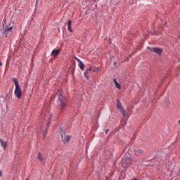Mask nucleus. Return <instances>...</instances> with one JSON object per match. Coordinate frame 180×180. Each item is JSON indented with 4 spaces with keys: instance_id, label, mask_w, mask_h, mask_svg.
Here are the masks:
<instances>
[{
    "instance_id": "obj_25",
    "label": "nucleus",
    "mask_w": 180,
    "mask_h": 180,
    "mask_svg": "<svg viewBox=\"0 0 180 180\" xmlns=\"http://www.w3.org/2000/svg\"><path fill=\"white\" fill-rule=\"evenodd\" d=\"M178 124H180V120H178Z\"/></svg>"
},
{
    "instance_id": "obj_14",
    "label": "nucleus",
    "mask_w": 180,
    "mask_h": 180,
    "mask_svg": "<svg viewBox=\"0 0 180 180\" xmlns=\"http://www.w3.org/2000/svg\"><path fill=\"white\" fill-rule=\"evenodd\" d=\"M37 158L39 161H44V157H43V155H41V153L40 152L38 153Z\"/></svg>"
},
{
    "instance_id": "obj_3",
    "label": "nucleus",
    "mask_w": 180,
    "mask_h": 180,
    "mask_svg": "<svg viewBox=\"0 0 180 180\" xmlns=\"http://www.w3.org/2000/svg\"><path fill=\"white\" fill-rule=\"evenodd\" d=\"M60 133L62 141L64 143V144H67V143L71 140V136L70 135L65 134V132L63 131H62Z\"/></svg>"
},
{
    "instance_id": "obj_15",
    "label": "nucleus",
    "mask_w": 180,
    "mask_h": 180,
    "mask_svg": "<svg viewBox=\"0 0 180 180\" xmlns=\"http://www.w3.org/2000/svg\"><path fill=\"white\" fill-rule=\"evenodd\" d=\"M1 147H4V150H6V147L8 146V143L4 141V140H3L1 142Z\"/></svg>"
},
{
    "instance_id": "obj_20",
    "label": "nucleus",
    "mask_w": 180,
    "mask_h": 180,
    "mask_svg": "<svg viewBox=\"0 0 180 180\" xmlns=\"http://www.w3.org/2000/svg\"><path fill=\"white\" fill-rule=\"evenodd\" d=\"M5 25H6V19L4 18L3 20V26H5Z\"/></svg>"
},
{
    "instance_id": "obj_17",
    "label": "nucleus",
    "mask_w": 180,
    "mask_h": 180,
    "mask_svg": "<svg viewBox=\"0 0 180 180\" xmlns=\"http://www.w3.org/2000/svg\"><path fill=\"white\" fill-rule=\"evenodd\" d=\"M93 72H99L100 69L98 67H95L94 68H91V70Z\"/></svg>"
},
{
    "instance_id": "obj_16",
    "label": "nucleus",
    "mask_w": 180,
    "mask_h": 180,
    "mask_svg": "<svg viewBox=\"0 0 180 180\" xmlns=\"http://www.w3.org/2000/svg\"><path fill=\"white\" fill-rule=\"evenodd\" d=\"M13 82H14V84H15V88H17V87H18V86H20L19 85V82L18 81V79L14 78V79H13Z\"/></svg>"
},
{
    "instance_id": "obj_19",
    "label": "nucleus",
    "mask_w": 180,
    "mask_h": 180,
    "mask_svg": "<svg viewBox=\"0 0 180 180\" xmlns=\"http://www.w3.org/2000/svg\"><path fill=\"white\" fill-rule=\"evenodd\" d=\"M143 153V150L141 149H138L136 150V155H141V153Z\"/></svg>"
},
{
    "instance_id": "obj_4",
    "label": "nucleus",
    "mask_w": 180,
    "mask_h": 180,
    "mask_svg": "<svg viewBox=\"0 0 180 180\" xmlns=\"http://www.w3.org/2000/svg\"><path fill=\"white\" fill-rule=\"evenodd\" d=\"M14 94L18 99H20V98H22V89L20 88V86L18 87H15Z\"/></svg>"
},
{
    "instance_id": "obj_10",
    "label": "nucleus",
    "mask_w": 180,
    "mask_h": 180,
    "mask_svg": "<svg viewBox=\"0 0 180 180\" xmlns=\"http://www.w3.org/2000/svg\"><path fill=\"white\" fill-rule=\"evenodd\" d=\"M90 71H92V68H89L84 73V75L85 78H86V79H89V76L88 75V74H89Z\"/></svg>"
},
{
    "instance_id": "obj_11",
    "label": "nucleus",
    "mask_w": 180,
    "mask_h": 180,
    "mask_svg": "<svg viewBox=\"0 0 180 180\" xmlns=\"http://www.w3.org/2000/svg\"><path fill=\"white\" fill-rule=\"evenodd\" d=\"M71 23H72V21L71 20H69L68 22V31L70 32V33H72V28H71Z\"/></svg>"
},
{
    "instance_id": "obj_23",
    "label": "nucleus",
    "mask_w": 180,
    "mask_h": 180,
    "mask_svg": "<svg viewBox=\"0 0 180 180\" xmlns=\"http://www.w3.org/2000/svg\"><path fill=\"white\" fill-rule=\"evenodd\" d=\"M0 176H2V171H0Z\"/></svg>"
},
{
    "instance_id": "obj_6",
    "label": "nucleus",
    "mask_w": 180,
    "mask_h": 180,
    "mask_svg": "<svg viewBox=\"0 0 180 180\" xmlns=\"http://www.w3.org/2000/svg\"><path fill=\"white\" fill-rule=\"evenodd\" d=\"M150 52H154L157 54H161L163 52V49L158 48V47L151 48L150 49Z\"/></svg>"
},
{
    "instance_id": "obj_12",
    "label": "nucleus",
    "mask_w": 180,
    "mask_h": 180,
    "mask_svg": "<svg viewBox=\"0 0 180 180\" xmlns=\"http://www.w3.org/2000/svg\"><path fill=\"white\" fill-rule=\"evenodd\" d=\"M113 81L116 88H117V89H122V85H120V84L117 82V80H116V79H114Z\"/></svg>"
},
{
    "instance_id": "obj_22",
    "label": "nucleus",
    "mask_w": 180,
    "mask_h": 180,
    "mask_svg": "<svg viewBox=\"0 0 180 180\" xmlns=\"http://www.w3.org/2000/svg\"><path fill=\"white\" fill-rule=\"evenodd\" d=\"M3 64H2V62H1L0 60V67H2Z\"/></svg>"
},
{
    "instance_id": "obj_1",
    "label": "nucleus",
    "mask_w": 180,
    "mask_h": 180,
    "mask_svg": "<svg viewBox=\"0 0 180 180\" xmlns=\"http://www.w3.org/2000/svg\"><path fill=\"white\" fill-rule=\"evenodd\" d=\"M55 96L58 98L57 100V106L60 110H63L64 108H65V105H67V99L65 97L63 96V93L61 90H58Z\"/></svg>"
},
{
    "instance_id": "obj_18",
    "label": "nucleus",
    "mask_w": 180,
    "mask_h": 180,
    "mask_svg": "<svg viewBox=\"0 0 180 180\" xmlns=\"http://www.w3.org/2000/svg\"><path fill=\"white\" fill-rule=\"evenodd\" d=\"M41 130H42V134L43 136H46V131H47V129L46 128H44V127H41Z\"/></svg>"
},
{
    "instance_id": "obj_26",
    "label": "nucleus",
    "mask_w": 180,
    "mask_h": 180,
    "mask_svg": "<svg viewBox=\"0 0 180 180\" xmlns=\"http://www.w3.org/2000/svg\"><path fill=\"white\" fill-rule=\"evenodd\" d=\"M2 141H3V140L0 139V143H1V142H2Z\"/></svg>"
},
{
    "instance_id": "obj_7",
    "label": "nucleus",
    "mask_w": 180,
    "mask_h": 180,
    "mask_svg": "<svg viewBox=\"0 0 180 180\" xmlns=\"http://www.w3.org/2000/svg\"><path fill=\"white\" fill-rule=\"evenodd\" d=\"M12 29H13V27L11 24L7 25V27L4 30V34H6V36H8V34H9L10 32H12Z\"/></svg>"
},
{
    "instance_id": "obj_27",
    "label": "nucleus",
    "mask_w": 180,
    "mask_h": 180,
    "mask_svg": "<svg viewBox=\"0 0 180 180\" xmlns=\"http://www.w3.org/2000/svg\"><path fill=\"white\" fill-rule=\"evenodd\" d=\"M49 115H50V117L51 116V115L50 114V112H49Z\"/></svg>"
},
{
    "instance_id": "obj_2",
    "label": "nucleus",
    "mask_w": 180,
    "mask_h": 180,
    "mask_svg": "<svg viewBox=\"0 0 180 180\" xmlns=\"http://www.w3.org/2000/svg\"><path fill=\"white\" fill-rule=\"evenodd\" d=\"M131 162H133V161L131 160V158H127V154H126L125 156L122 158L121 161V164L123 168H127L129 165H131Z\"/></svg>"
},
{
    "instance_id": "obj_9",
    "label": "nucleus",
    "mask_w": 180,
    "mask_h": 180,
    "mask_svg": "<svg viewBox=\"0 0 180 180\" xmlns=\"http://www.w3.org/2000/svg\"><path fill=\"white\" fill-rule=\"evenodd\" d=\"M58 54H60V49H53L51 52V56L54 57H57Z\"/></svg>"
},
{
    "instance_id": "obj_21",
    "label": "nucleus",
    "mask_w": 180,
    "mask_h": 180,
    "mask_svg": "<svg viewBox=\"0 0 180 180\" xmlns=\"http://www.w3.org/2000/svg\"><path fill=\"white\" fill-rule=\"evenodd\" d=\"M44 115H45V116H48V117H49V112H46V113H44Z\"/></svg>"
},
{
    "instance_id": "obj_5",
    "label": "nucleus",
    "mask_w": 180,
    "mask_h": 180,
    "mask_svg": "<svg viewBox=\"0 0 180 180\" xmlns=\"http://www.w3.org/2000/svg\"><path fill=\"white\" fill-rule=\"evenodd\" d=\"M75 58L79 63V67L80 70H82V71H84V70H85V65L84 64L82 60L81 59L78 58L77 56H75Z\"/></svg>"
},
{
    "instance_id": "obj_24",
    "label": "nucleus",
    "mask_w": 180,
    "mask_h": 180,
    "mask_svg": "<svg viewBox=\"0 0 180 180\" xmlns=\"http://www.w3.org/2000/svg\"><path fill=\"white\" fill-rule=\"evenodd\" d=\"M108 131H109V129H107V130L105 131V133L108 134Z\"/></svg>"
},
{
    "instance_id": "obj_29",
    "label": "nucleus",
    "mask_w": 180,
    "mask_h": 180,
    "mask_svg": "<svg viewBox=\"0 0 180 180\" xmlns=\"http://www.w3.org/2000/svg\"><path fill=\"white\" fill-rule=\"evenodd\" d=\"M136 180H138V179H136Z\"/></svg>"
},
{
    "instance_id": "obj_8",
    "label": "nucleus",
    "mask_w": 180,
    "mask_h": 180,
    "mask_svg": "<svg viewBox=\"0 0 180 180\" xmlns=\"http://www.w3.org/2000/svg\"><path fill=\"white\" fill-rule=\"evenodd\" d=\"M117 109H120V110H122V112H123L124 116V115H126V111L123 108V105H122V104L120 103V101H117Z\"/></svg>"
},
{
    "instance_id": "obj_28",
    "label": "nucleus",
    "mask_w": 180,
    "mask_h": 180,
    "mask_svg": "<svg viewBox=\"0 0 180 180\" xmlns=\"http://www.w3.org/2000/svg\"><path fill=\"white\" fill-rule=\"evenodd\" d=\"M49 120H50V117H48Z\"/></svg>"
},
{
    "instance_id": "obj_13",
    "label": "nucleus",
    "mask_w": 180,
    "mask_h": 180,
    "mask_svg": "<svg viewBox=\"0 0 180 180\" xmlns=\"http://www.w3.org/2000/svg\"><path fill=\"white\" fill-rule=\"evenodd\" d=\"M165 105L168 108H171L172 103H171V101H169V99H165Z\"/></svg>"
}]
</instances>
